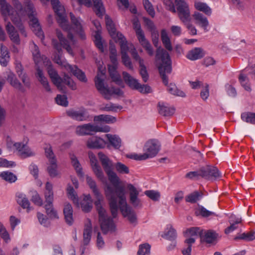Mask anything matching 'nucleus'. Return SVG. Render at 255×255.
Listing matches in <instances>:
<instances>
[{
    "instance_id": "1",
    "label": "nucleus",
    "mask_w": 255,
    "mask_h": 255,
    "mask_svg": "<svg viewBox=\"0 0 255 255\" xmlns=\"http://www.w3.org/2000/svg\"><path fill=\"white\" fill-rule=\"evenodd\" d=\"M12 3L16 9L15 12L11 6L6 3L5 0H0V11L4 16H11L13 23L19 28L21 33L24 37L27 34L21 23L20 16L27 14L30 19L29 24L35 35L41 39L44 38V34L37 18L35 16V10L33 4L30 0H24V8L22 7L18 0H12Z\"/></svg>"
},
{
    "instance_id": "2",
    "label": "nucleus",
    "mask_w": 255,
    "mask_h": 255,
    "mask_svg": "<svg viewBox=\"0 0 255 255\" xmlns=\"http://www.w3.org/2000/svg\"><path fill=\"white\" fill-rule=\"evenodd\" d=\"M104 192L113 218L116 217L120 208L122 215L127 217L131 224H135L137 222L136 215L135 212L127 204L124 186L114 190L111 185H107L104 189Z\"/></svg>"
},
{
    "instance_id": "3",
    "label": "nucleus",
    "mask_w": 255,
    "mask_h": 255,
    "mask_svg": "<svg viewBox=\"0 0 255 255\" xmlns=\"http://www.w3.org/2000/svg\"><path fill=\"white\" fill-rule=\"evenodd\" d=\"M151 32V38L153 45L157 47L156 52V60H160L159 64L158 70L162 81L165 85L168 84V78L166 73H170L172 70L171 61L169 53L161 46H158L159 32L156 29L150 31Z\"/></svg>"
},
{
    "instance_id": "4",
    "label": "nucleus",
    "mask_w": 255,
    "mask_h": 255,
    "mask_svg": "<svg viewBox=\"0 0 255 255\" xmlns=\"http://www.w3.org/2000/svg\"><path fill=\"white\" fill-rule=\"evenodd\" d=\"M98 70L99 71L95 78V84L97 89L100 94L107 100H110L113 95L122 96L123 92L120 88L115 87L108 88L105 85L104 81L106 77L105 67L99 66Z\"/></svg>"
},
{
    "instance_id": "5",
    "label": "nucleus",
    "mask_w": 255,
    "mask_h": 255,
    "mask_svg": "<svg viewBox=\"0 0 255 255\" xmlns=\"http://www.w3.org/2000/svg\"><path fill=\"white\" fill-rule=\"evenodd\" d=\"M98 157L101 162L103 168L106 173L108 180L115 187L114 190H117L118 187H121L120 184L121 181L117 174L114 171L115 164L107 155L102 152L98 153Z\"/></svg>"
},
{
    "instance_id": "6",
    "label": "nucleus",
    "mask_w": 255,
    "mask_h": 255,
    "mask_svg": "<svg viewBox=\"0 0 255 255\" xmlns=\"http://www.w3.org/2000/svg\"><path fill=\"white\" fill-rule=\"evenodd\" d=\"M220 175V173L216 167L206 165L198 170L187 173L185 177L191 180L198 179L200 177L210 180L219 177Z\"/></svg>"
},
{
    "instance_id": "7",
    "label": "nucleus",
    "mask_w": 255,
    "mask_h": 255,
    "mask_svg": "<svg viewBox=\"0 0 255 255\" xmlns=\"http://www.w3.org/2000/svg\"><path fill=\"white\" fill-rule=\"evenodd\" d=\"M99 215V221L101 229L104 234H107L109 232L113 233L116 231V227L113 220L107 216L106 210L102 204L96 206Z\"/></svg>"
},
{
    "instance_id": "8",
    "label": "nucleus",
    "mask_w": 255,
    "mask_h": 255,
    "mask_svg": "<svg viewBox=\"0 0 255 255\" xmlns=\"http://www.w3.org/2000/svg\"><path fill=\"white\" fill-rule=\"evenodd\" d=\"M47 72L53 83L60 90L64 91L65 85L68 86L72 90L76 89L75 83L70 77L65 76L64 79L61 78L57 71L51 67L48 68Z\"/></svg>"
},
{
    "instance_id": "9",
    "label": "nucleus",
    "mask_w": 255,
    "mask_h": 255,
    "mask_svg": "<svg viewBox=\"0 0 255 255\" xmlns=\"http://www.w3.org/2000/svg\"><path fill=\"white\" fill-rule=\"evenodd\" d=\"M44 198L45 204L44 208L46 213L49 218L52 219H57L58 216L56 211L53 207V192L52 184L49 182H46L45 191L44 192Z\"/></svg>"
},
{
    "instance_id": "10",
    "label": "nucleus",
    "mask_w": 255,
    "mask_h": 255,
    "mask_svg": "<svg viewBox=\"0 0 255 255\" xmlns=\"http://www.w3.org/2000/svg\"><path fill=\"white\" fill-rule=\"evenodd\" d=\"M125 82L131 89L137 90L141 93H149L151 91V88L147 85H141L137 80L131 76L129 73L124 71L122 73Z\"/></svg>"
},
{
    "instance_id": "11",
    "label": "nucleus",
    "mask_w": 255,
    "mask_h": 255,
    "mask_svg": "<svg viewBox=\"0 0 255 255\" xmlns=\"http://www.w3.org/2000/svg\"><path fill=\"white\" fill-rule=\"evenodd\" d=\"M133 27L140 44L150 56H152L154 53L153 48L149 41L145 38L144 32L141 29L140 24L137 19H134L133 20Z\"/></svg>"
},
{
    "instance_id": "12",
    "label": "nucleus",
    "mask_w": 255,
    "mask_h": 255,
    "mask_svg": "<svg viewBox=\"0 0 255 255\" xmlns=\"http://www.w3.org/2000/svg\"><path fill=\"white\" fill-rule=\"evenodd\" d=\"M175 5L179 19L182 22L191 21L189 5L185 0H175Z\"/></svg>"
},
{
    "instance_id": "13",
    "label": "nucleus",
    "mask_w": 255,
    "mask_h": 255,
    "mask_svg": "<svg viewBox=\"0 0 255 255\" xmlns=\"http://www.w3.org/2000/svg\"><path fill=\"white\" fill-rule=\"evenodd\" d=\"M54 60L56 63L64 67L68 71L71 72L80 81L83 82H86L87 81L85 73L79 69L76 66H72L69 64L66 61L62 60L61 57L59 56L55 57Z\"/></svg>"
},
{
    "instance_id": "14",
    "label": "nucleus",
    "mask_w": 255,
    "mask_h": 255,
    "mask_svg": "<svg viewBox=\"0 0 255 255\" xmlns=\"http://www.w3.org/2000/svg\"><path fill=\"white\" fill-rule=\"evenodd\" d=\"M160 144L157 140L151 139L147 141L143 147V153L146 159L155 156L160 150Z\"/></svg>"
},
{
    "instance_id": "15",
    "label": "nucleus",
    "mask_w": 255,
    "mask_h": 255,
    "mask_svg": "<svg viewBox=\"0 0 255 255\" xmlns=\"http://www.w3.org/2000/svg\"><path fill=\"white\" fill-rule=\"evenodd\" d=\"M89 157L91 163V166L93 171L95 174L97 178L104 184L107 185V179L106 177L104 175V172L102 171L101 167L98 164L97 158L95 155L92 152L89 153Z\"/></svg>"
},
{
    "instance_id": "16",
    "label": "nucleus",
    "mask_w": 255,
    "mask_h": 255,
    "mask_svg": "<svg viewBox=\"0 0 255 255\" xmlns=\"http://www.w3.org/2000/svg\"><path fill=\"white\" fill-rule=\"evenodd\" d=\"M66 113L72 119L79 122L86 121L90 117L88 111L83 107L77 110H69Z\"/></svg>"
},
{
    "instance_id": "17",
    "label": "nucleus",
    "mask_w": 255,
    "mask_h": 255,
    "mask_svg": "<svg viewBox=\"0 0 255 255\" xmlns=\"http://www.w3.org/2000/svg\"><path fill=\"white\" fill-rule=\"evenodd\" d=\"M56 35L60 43L58 44L56 40L53 39L52 44L54 47L60 52L61 50V46H62L70 55H73V52L69 41L65 38L61 32L58 29L56 30Z\"/></svg>"
},
{
    "instance_id": "18",
    "label": "nucleus",
    "mask_w": 255,
    "mask_h": 255,
    "mask_svg": "<svg viewBox=\"0 0 255 255\" xmlns=\"http://www.w3.org/2000/svg\"><path fill=\"white\" fill-rule=\"evenodd\" d=\"M127 188L129 191V201L134 208H141L142 204L138 196L140 191L137 190L132 184H128Z\"/></svg>"
},
{
    "instance_id": "19",
    "label": "nucleus",
    "mask_w": 255,
    "mask_h": 255,
    "mask_svg": "<svg viewBox=\"0 0 255 255\" xmlns=\"http://www.w3.org/2000/svg\"><path fill=\"white\" fill-rule=\"evenodd\" d=\"M86 181L96 198V201L95 202V206L102 204V202L104 200V197L100 192L95 181L92 177L87 176Z\"/></svg>"
},
{
    "instance_id": "20",
    "label": "nucleus",
    "mask_w": 255,
    "mask_h": 255,
    "mask_svg": "<svg viewBox=\"0 0 255 255\" xmlns=\"http://www.w3.org/2000/svg\"><path fill=\"white\" fill-rule=\"evenodd\" d=\"M106 141L100 137L95 136L89 138L87 141V146L89 148H103L106 145Z\"/></svg>"
},
{
    "instance_id": "21",
    "label": "nucleus",
    "mask_w": 255,
    "mask_h": 255,
    "mask_svg": "<svg viewBox=\"0 0 255 255\" xmlns=\"http://www.w3.org/2000/svg\"><path fill=\"white\" fill-rule=\"evenodd\" d=\"M218 237V234L214 231L202 230L200 234V239L202 242H205L207 244H212L216 242Z\"/></svg>"
},
{
    "instance_id": "22",
    "label": "nucleus",
    "mask_w": 255,
    "mask_h": 255,
    "mask_svg": "<svg viewBox=\"0 0 255 255\" xmlns=\"http://www.w3.org/2000/svg\"><path fill=\"white\" fill-rule=\"evenodd\" d=\"M193 17L197 25L203 28L205 32L209 31V22L206 16L202 13L196 11L193 14Z\"/></svg>"
},
{
    "instance_id": "23",
    "label": "nucleus",
    "mask_w": 255,
    "mask_h": 255,
    "mask_svg": "<svg viewBox=\"0 0 255 255\" xmlns=\"http://www.w3.org/2000/svg\"><path fill=\"white\" fill-rule=\"evenodd\" d=\"M96 125L91 124H84L76 128V133L79 135L92 134L96 132Z\"/></svg>"
},
{
    "instance_id": "24",
    "label": "nucleus",
    "mask_w": 255,
    "mask_h": 255,
    "mask_svg": "<svg viewBox=\"0 0 255 255\" xmlns=\"http://www.w3.org/2000/svg\"><path fill=\"white\" fill-rule=\"evenodd\" d=\"M5 29L12 42L16 45H19L20 39L19 34L10 22H8L6 24Z\"/></svg>"
},
{
    "instance_id": "25",
    "label": "nucleus",
    "mask_w": 255,
    "mask_h": 255,
    "mask_svg": "<svg viewBox=\"0 0 255 255\" xmlns=\"http://www.w3.org/2000/svg\"><path fill=\"white\" fill-rule=\"evenodd\" d=\"M205 55L204 50L201 47H195L189 51L186 58L190 60L195 61L202 58Z\"/></svg>"
},
{
    "instance_id": "26",
    "label": "nucleus",
    "mask_w": 255,
    "mask_h": 255,
    "mask_svg": "<svg viewBox=\"0 0 255 255\" xmlns=\"http://www.w3.org/2000/svg\"><path fill=\"white\" fill-rule=\"evenodd\" d=\"M35 76L39 82L42 85L43 87L45 89V91L48 92H51V89L50 88L48 80L44 75L43 71L40 69L39 67H38L36 69Z\"/></svg>"
},
{
    "instance_id": "27",
    "label": "nucleus",
    "mask_w": 255,
    "mask_h": 255,
    "mask_svg": "<svg viewBox=\"0 0 255 255\" xmlns=\"http://www.w3.org/2000/svg\"><path fill=\"white\" fill-rule=\"evenodd\" d=\"M14 146L19 152L20 155L23 158H26L33 155V152L26 144L17 142L15 143Z\"/></svg>"
},
{
    "instance_id": "28",
    "label": "nucleus",
    "mask_w": 255,
    "mask_h": 255,
    "mask_svg": "<svg viewBox=\"0 0 255 255\" xmlns=\"http://www.w3.org/2000/svg\"><path fill=\"white\" fill-rule=\"evenodd\" d=\"M7 80L10 85L13 88L19 90L21 92H24V89L22 84L17 79L15 75L12 72L9 71L7 74Z\"/></svg>"
},
{
    "instance_id": "29",
    "label": "nucleus",
    "mask_w": 255,
    "mask_h": 255,
    "mask_svg": "<svg viewBox=\"0 0 255 255\" xmlns=\"http://www.w3.org/2000/svg\"><path fill=\"white\" fill-rule=\"evenodd\" d=\"M16 201L17 203L23 209H26L29 212L33 209L30 206V202L26 195L23 193H18L16 194Z\"/></svg>"
},
{
    "instance_id": "30",
    "label": "nucleus",
    "mask_w": 255,
    "mask_h": 255,
    "mask_svg": "<svg viewBox=\"0 0 255 255\" xmlns=\"http://www.w3.org/2000/svg\"><path fill=\"white\" fill-rule=\"evenodd\" d=\"M105 20L107 28L109 32V34L113 39H116L117 38L119 37V34H122L117 32L113 21L108 15H106Z\"/></svg>"
},
{
    "instance_id": "31",
    "label": "nucleus",
    "mask_w": 255,
    "mask_h": 255,
    "mask_svg": "<svg viewBox=\"0 0 255 255\" xmlns=\"http://www.w3.org/2000/svg\"><path fill=\"white\" fill-rule=\"evenodd\" d=\"M82 210L84 212H89L93 208V201L90 194L84 195L83 200L80 203Z\"/></svg>"
},
{
    "instance_id": "32",
    "label": "nucleus",
    "mask_w": 255,
    "mask_h": 255,
    "mask_svg": "<svg viewBox=\"0 0 255 255\" xmlns=\"http://www.w3.org/2000/svg\"><path fill=\"white\" fill-rule=\"evenodd\" d=\"M117 67L118 66H109V72L112 80L118 85H121L123 82L120 75L117 70Z\"/></svg>"
},
{
    "instance_id": "33",
    "label": "nucleus",
    "mask_w": 255,
    "mask_h": 255,
    "mask_svg": "<svg viewBox=\"0 0 255 255\" xmlns=\"http://www.w3.org/2000/svg\"><path fill=\"white\" fill-rule=\"evenodd\" d=\"M161 39L164 47L168 51H171L173 48L170 38L166 29H163L161 31Z\"/></svg>"
},
{
    "instance_id": "34",
    "label": "nucleus",
    "mask_w": 255,
    "mask_h": 255,
    "mask_svg": "<svg viewBox=\"0 0 255 255\" xmlns=\"http://www.w3.org/2000/svg\"><path fill=\"white\" fill-rule=\"evenodd\" d=\"M94 121L95 122H104L107 124H113L116 122L117 119L115 117L111 115H100L95 116Z\"/></svg>"
},
{
    "instance_id": "35",
    "label": "nucleus",
    "mask_w": 255,
    "mask_h": 255,
    "mask_svg": "<svg viewBox=\"0 0 255 255\" xmlns=\"http://www.w3.org/2000/svg\"><path fill=\"white\" fill-rule=\"evenodd\" d=\"M109 143L115 149H119L121 146L122 140L120 137L116 134H106Z\"/></svg>"
},
{
    "instance_id": "36",
    "label": "nucleus",
    "mask_w": 255,
    "mask_h": 255,
    "mask_svg": "<svg viewBox=\"0 0 255 255\" xmlns=\"http://www.w3.org/2000/svg\"><path fill=\"white\" fill-rule=\"evenodd\" d=\"M194 7L197 10L204 12L207 15H210L212 13L211 8L205 2L195 0Z\"/></svg>"
},
{
    "instance_id": "37",
    "label": "nucleus",
    "mask_w": 255,
    "mask_h": 255,
    "mask_svg": "<svg viewBox=\"0 0 255 255\" xmlns=\"http://www.w3.org/2000/svg\"><path fill=\"white\" fill-rule=\"evenodd\" d=\"M66 222L69 225H72L73 222V209L70 204H66L63 210Z\"/></svg>"
},
{
    "instance_id": "38",
    "label": "nucleus",
    "mask_w": 255,
    "mask_h": 255,
    "mask_svg": "<svg viewBox=\"0 0 255 255\" xmlns=\"http://www.w3.org/2000/svg\"><path fill=\"white\" fill-rule=\"evenodd\" d=\"M30 47L32 53L33 60L35 64L37 65L42 60L39 48L33 42L30 44Z\"/></svg>"
},
{
    "instance_id": "39",
    "label": "nucleus",
    "mask_w": 255,
    "mask_h": 255,
    "mask_svg": "<svg viewBox=\"0 0 255 255\" xmlns=\"http://www.w3.org/2000/svg\"><path fill=\"white\" fill-rule=\"evenodd\" d=\"M70 157L71 160L72 164L76 170L77 174L80 177H83V172H82V168L77 158L73 154H70Z\"/></svg>"
},
{
    "instance_id": "40",
    "label": "nucleus",
    "mask_w": 255,
    "mask_h": 255,
    "mask_svg": "<svg viewBox=\"0 0 255 255\" xmlns=\"http://www.w3.org/2000/svg\"><path fill=\"white\" fill-rule=\"evenodd\" d=\"M115 40L118 41L120 43L122 55H124V54H127V52L129 50V47L125 36L123 34H119V37Z\"/></svg>"
},
{
    "instance_id": "41",
    "label": "nucleus",
    "mask_w": 255,
    "mask_h": 255,
    "mask_svg": "<svg viewBox=\"0 0 255 255\" xmlns=\"http://www.w3.org/2000/svg\"><path fill=\"white\" fill-rule=\"evenodd\" d=\"M51 160L47 167V171L50 177H55L59 174L57 170V164L56 159H52Z\"/></svg>"
},
{
    "instance_id": "42",
    "label": "nucleus",
    "mask_w": 255,
    "mask_h": 255,
    "mask_svg": "<svg viewBox=\"0 0 255 255\" xmlns=\"http://www.w3.org/2000/svg\"><path fill=\"white\" fill-rule=\"evenodd\" d=\"M123 107L121 106L112 103L103 104L101 105L100 110L102 111L116 112L119 110H121Z\"/></svg>"
},
{
    "instance_id": "43",
    "label": "nucleus",
    "mask_w": 255,
    "mask_h": 255,
    "mask_svg": "<svg viewBox=\"0 0 255 255\" xmlns=\"http://www.w3.org/2000/svg\"><path fill=\"white\" fill-rule=\"evenodd\" d=\"M92 225L90 222L89 225L85 226L83 232V244L85 246L89 244L91 239Z\"/></svg>"
},
{
    "instance_id": "44",
    "label": "nucleus",
    "mask_w": 255,
    "mask_h": 255,
    "mask_svg": "<svg viewBox=\"0 0 255 255\" xmlns=\"http://www.w3.org/2000/svg\"><path fill=\"white\" fill-rule=\"evenodd\" d=\"M93 1L94 3V10L96 14L99 17L102 16L105 12V8L102 0H93Z\"/></svg>"
},
{
    "instance_id": "45",
    "label": "nucleus",
    "mask_w": 255,
    "mask_h": 255,
    "mask_svg": "<svg viewBox=\"0 0 255 255\" xmlns=\"http://www.w3.org/2000/svg\"><path fill=\"white\" fill-rule=\"evenodd\" d=\"M158 110L160 115L167 117L173 115L175 112L174 108L168 107L164 105H159Z\"/></svg>"
},
{
    "instance_id": "46",
    "label": "nucleus",
    "mask_w": 255,
    "mask_h": 255,
    "mask_svg": "<svg viewBox=\"0 0 255 255\" xmlns=\"http://www.w3.org/2000/svg\"><path fill=\"white\" fill-rule=\"evenodd\" d=\"M242 120L248 123L255 125V113L252 112H245L241 115Z\"/></svg>"
},
{
    "instance_id": "47",
    "label": "nucleus",
    "mask_w": 255,
    "mask_h": 255,
    "mask_svg": "<svg viewBox=\"0 0 255 255\" xmlns=\"http://www.w3.org/2000/svg\"><path fill=\"white\" fill-rule=\"evenodd\" d=\"M195 214L197 215H200L203 217L218 216L215 212L210 211L203 206L199 207L196 211Z\"/></svg>"
},
{
    "instance_id": "48",
    "label": "nucleus",
    "mask_w": 255,
    "mask_h": 255,
    "mask_svg": "<svg viewBox=\"0 0 255 255\" xmlns=\"http://www.w3.org/2000/svg\"><path fill=\"white\" fill-rule=\"evenodd\" d=\"M195 242V239L193 238H189L185 241V243L187 244V247L183 249L182 253L183 255H191L192 250V245Z\"/></svg>"
},
{
    "instance_id": "49",
    "label": "nucleus",
    "mask_w": 255,
    "mask_h": 255,
    "mask_svg": "<svg viewBox=\"0 0 255 255\" xmlns=\"http://www.w3.org/2000/svg\"><path fill=\"white\" fill-rule=\"evenodd\" d=\"M167 90L170 93L175 96L181 97H184L186 96L185 93L178 89L174 84H170L168 86Z\"/></svg>"
},
{
    "instance_id": "50",
    "label": "nucleus",
    "mask_w": 255,
    "mask_h": 255,
    "mask_svg": "<svg viewBox=\"0 0 255 255\" xmlns=\"http://www.w3.org/2000/svg\"><path fill=\"white\" fill-rule=\"evenodd\" d=\"M235 240L241 239L247 241H252L255 239V232L251 231L247 233H244L239 236L235 238Z\"/></svg>"
},
{
    "instance_id": "51",
    "label": "nucleus",
    "mask_w": 255,
    "mask_h": 255,
    "mask_svg": "<svg viewBox=\"0 0 255 255\" xmlns=\"http://www.w3.org/2000/svg\"><path fill=\"white\" fill-rule=\"evenodd\" d=\"M0 176L3 180L10 183L14 182L16 180V176L12 173L8 171H4L0 173Z\"/></svg>"
},
{
    "instance_id": "52",
    "label": "nucleus",
    "mask_w": 255,
    "mask_h": 255,
    "mask_svg": "<svg viewBox=\"0 0 255 255\" xmlns=\"http://www.w3.org/2000/svg\"><path fill=\"white\" fill-rule=\"evenodd\" d=\"M150 253V246L148 244L145 243L139 246L138 255H149Z\"/></svg>"
},
{
    "instance_id": "53",
    "label": "nucleus",
    "mask_w": 255,
    "mask_h": 255,
    "mask_svg": "<svg viewBox=\"0 0 255 255\" xmlns=\"http://www.w3.org/2000/svg\"><path fill=\"white\" fill-rule=\"evenodd\" d=\"M0 236L6 243H8L10 241L8 232L1 222H0Z\"/></svg>"
},
{
    "instance_id": "54",
    "label": "nucleus",
    "mask_w": 255,
    "mask_h": 255,
    "mask_svg": "<svg viewBox=\"0 0 255 255\" xmlns=\"http://www.w3.org/2000/svg\"><path fill=\"white\" fill-rule=\"evenodd\" d=\"M144 194L150 199L154 201H158L160 197V194L159 192L156 190H146L144 192Z\"/></svg>"
},
{
    "instance_id": "55",
    "label": "nucleus",
    "mask_w": 255,
    "mask_h": 255,
    "mask_svg": "<svg viewBox=\"0 0 255 255\" xmlns=\"http://www.w3.org/2000/svg\"><path fill=\"white\" fill-rule=\"evenodd\" d=\"M239 79L242 86L244 88V89L247 91H251V88L250 87L248 79L246 75H244L243 73H241L240 75Z\"/></svg>"
},
{
    "instance_id": "56",
    "label": "nucleus",
    "mask_w": 255,
    "mask_h": 255,
    "mask_svg": "<svg viewBox=\"0 0 255 255\" xmlns=\"http://www.w3.org/2000/svg\"><path fill=\"white\" fill-rule=\"evenodd\" d=\"M116 171L120 174H128L129 172V169L125 164L118 162L115 164Z\"/></svg>"
},
{
    "instance_id": "57",
    "label": "nucleus",
    "mask_w": 255,
    "mask_h": 255,
    "mask_svg": "<svg viewBox=\"0 0 255 255\" xmlns=\"http://www.w3.org/2000/svg\"><path fill=\"white\" fill-rule=\"evenodd\" d=\"M94 42L96 47L101 51L104 52V47L103 43L102 42V37L101 36V33L99 31L95 32L94 35Z\"/></svg>"
},
{
    "instance_id": "58",
    "label": "nucleus",
    "mask_w": 255,
    "mask_h": 255,
    "mask_svg": "<svg viewBox=\"0 0 255 255\" xmlns=\"http://www.w3.org/2000/svg\"><path fill=\"white\" fill-rule=\"evenodd\" d=\"M67 193L69 198H70L76 205L79 206L77 196L75 194V191L71 186H69L68 187Z\"/></svg>"
},
{
    "instance_id": "59",
    "label": "nucleus",
    "mask_w": 255,
    "mask_h": 255,
    "mask_svg": "<svg viewBox=\"0 0 255 255\" xmlns=\"http://www.w3.org/2000/svg\"><path fill=\"white\" fill-rule=\"evenodd\" d=\"M139 65L140 67V75H141L143 81L144 82H146L148 80V74L146 70V68L144 65V63H143L142 61H140V64Z\"/></svg>"
},
{
    "instance_id": "60",
    "label": "nucleus",
    "mask_w": 255,
    "mask_h": 255,
    "mask_svg": "<svg viewBox=\"0 0 255 255\" xmlns=\"http://www.w3.org/2000/svg\"><path fill=\"white\" fill-rule=\"evenodd\" d=\"M143 3L148 14L152 17H154L155 11L151 3L148 0H143Z\"/></svg>"
},
{
    "instance_id": "61",
    "label": "nucleus",
    "mask_w": 255,
    "mask_h": 255,
    "mask_svg": "<svg viewBox=\"0 0 255 255\" xmlns=\"http://www.w3.org/2000/svg\"><path fill=\"white\" fill-rule=\"evenodd\" d=\"M122 60L123 64L128 69L133 70V67L132 66L130 59L128 54H124L122 55Z\"/></svg>"
},
{
    "instance_id": "62",
    "label": "nucleus",
    "mask_w": 255,
    "mask_h": 255,
    "mask_svg": "<svg viewBox=\"0 0 255 255\" xmlns=\"http://www.w3.org/2000/svg\"><path fill=\"white\" fill-rule=\"evenodd\" d=\"M200 194L198 192H194L186 197V201L187 202L194 203L199 200Z\"/></svg>"
},
{
    "instance_id": "63",
    "label": "nucleus",
    "mask_w": 255,
    "mask_h": 255,
    "mask_svg": "<svg viewBox=\"0 0 255 255\" xmlns=\"http://www.w3.org/2000/svg\"><path fill=\"white\" fill-rule=\"evenodd\" d=\"M202 230H201L199 228L193 227L187 231V234L191 236L190 238H193L195 239L194 237H197L198 236L200 237Z\"/></svg>"
},
{
    "instance_id": "64",
    "label": "nucleus",
    "mask_w": 255,
    "mask_h": 255,
    "mask_svg": "<svg viewBox=\"0 0 255 255\" xmlns=\"http://www.w3.org/2000/svg\"><path fill=\"white\" fill-rule=\"evenodd\" d=\"M55 101L57 104L67 107L68 105L67 98L65 95H58L55 98Z\"/></svg>"
}]
</instances>
